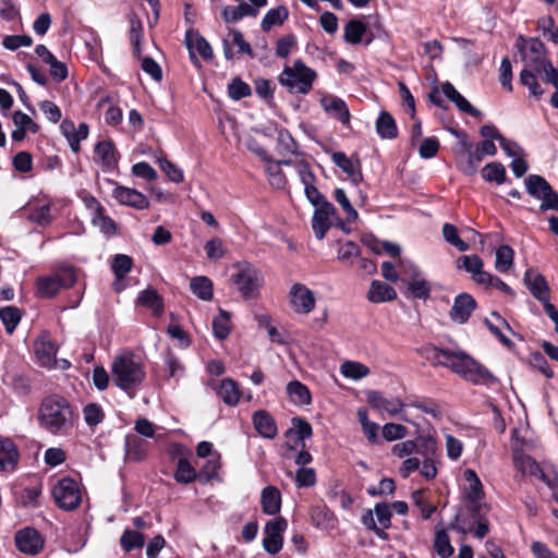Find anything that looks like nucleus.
<instances>
[{
	"label": "nucleus",
	"mask_w": 558,
	"mask_h": 558,
	"mask_svg": "<svg viewBox=\"0 0 558 558\" xmlns=\"http://www.w3.org/2000/svg\"><path fill=\"white\" fill-rule=\"evenodd\" d=\"M462 146L468 151V158L460 165V170L466 175H473L476 173L484 156L476 148L473 149L472 144L468 141H463Z\"/></svg>",
	"instance_id": "39"
},
{
	"label": "nucleus",
	"mask_w": 558,
	"mask_h": 558,
	"mask_svg": "<svg viewBox=\"0 0 558 558\" xmlns=\"http://www.w3.org/2000/svg\"><path fill=\"white\" fill-rule=\"evenodd\" d=\"M60 289V282L53 274L37 279V293L41 298H52Z\"/></svg>",
	"instance_id": "46"
},
{
	"label": "nucleus",
	"mask_w": 558,
	"mask_h": 558,
	"mask_svg": "<svg viewBox=\"0 0 558 558\" xmlns=\"http://www.w3.org/2000/svg\"><path fill=\"white\" fill-rule=\"evenodd\" d=\"M298 144L287 130L278 131V151L281 155L295 154Z\"/></svg>",
	"instance_id": "59"
},
{
	"label": "nucleus",
	"mask_w": 558,
	"mask_h": 558,
	"mask_svg": "<svg viewBox=\"0 0 558 558\" xmlns=\"http://www.w3.org/2000/svg\"><path fill=\"white\" fill-rule=\"evenodd\" d=\"M112 195L118 203L135 209L141 210L149 207L148 198L134 189L118 185L114 187Z\"/></svg>",
	"instance_id": "16"
},
{
	"label": "nucleus",
	"mask_w": 558,
	"mask_h": 558,
	"mask_svg": "<svg viewBox=\"0 0 558 558\" xmlns=\"http://www.w3.org/2000/svg\"><path fill=\"white\" fill-rule=\"evenodd\" d=\"M287 526V520L283 518H276L266 523L263 547L268 554L276 555L281 550L283 545L282 534Z\"/></svg>",
	"instance_id": "9"
},
{
	"label": "nucleus",
	"mask_w": 558,
	"mask_h": 558,
	"mask_svg": "<svg viewBox=\"0 0 558 558\" xmlns=\"http://www.w3.org/2000/svg\"><path fill=\"white\" fill-rule=\"evenodd\" d=\"M156 161L170 181L181 183L184 180L183 171L170 160L165 157H158Z\"/></svg>",
	"instance_id": "57"
},
{
	"label": "nucleus",
	"mask_w": 558,
	"mask_h": 558,
	"mask_svg": "<svg viewBox=\"0 0 558 558\" xmlns=\"http://www.w3.org/2000/svg\"><path fill=\"white\" fill-rule=\"evenodd\" d=\"M512 451H513V464L514 468L521 472L523 475H530L539 478L544 482V477H548L543 470L541 469L539 464L531 458L530 456H526L522 453V447L519 445V440L515 437L514 444L512 445Z\"/></svg>",
	"instance_id": "12"
},
{
	"label": "nucleus",
	"mask_w": 558,
	"mask_h": 558,
	"mask_svg": "<svg viewBox=\"0 0 558 558\" xmlns=\"http://www.w3.org/2000/svg\"><path fill=\"white\" fill-rule=\"evenodd\" d=\"M195 469L185 459V457H181L178 461L177 471L174 473V480L181 484H189L195 481Z\"/></svg>",
	"instance_id": "49"
},
{
	"label": "nucleus",
	"mask_w": 558,
	"mask_h": 558,
	"mask_svg": "<svg viewBox=\"0 0 558 558\" xmlns=\"http://www.w3.org/2000/svg\"><path fill=\"white\" fill-rule=\"evenodd\" d=\"M457 267L471 274L477 284H483L489 278V272L483 269V260L477 255H464L457 259Z\"/></svg>",
	"instance_id": "18"
},
{
	"label": "nucleus",
	"mask_w": 558,
	"mask_h": 558,
	"mask_svg": "<svg viewBox=\"0 0 558 558\" xmlns=\"http://www.w3.org/2000/svg\"><path fill=\"white\" fill-rule=\"evenodd\" d=\"M376 131L381 138H395L398 135V129L393 117L381 111L376 120Z\"/></svg>",
	"instance_id": "37"
},
{
	"label": "nucleus",
	"mask_w": 558,
	"mask_h": 558,
	"mask_svg": "<svg viewBox=\"0 0 558 558\" xmlns=\"http://www.w3.org/2000/svg\"><path fill=\"white\" fill-rule=\"evenodd\" d=\"M111 374L114 385L131 398L135 397L146 377L142 359L131 352H124L112 361Z\"/></svg>",
	"instance_id": "4"
},
{
	"label": "nucleus",
	"mask_w": 558,
	"mask_h": 558,
	"mask_svg": "<svg viewBox=\"0 0 558 558\" xmlns=\"http://www.w3.org/2000/svg\"><path fill=\"white\" fill-rule=\"evenodd\" d=\"M121 547L125 551H132L135 548H141L144 545V536L140 532L125 530L120 538Z\"/></svg>",
	"instance_id": "56"
},
{
	"label": "nucleus",
	"mask_w": 558,
	"mask_h": 558,
	"mask_svg": "<svg viewBox=\"0 0 558 558\" xmlns=\"http://www.w3.org/2000/svg\"><path fill=\"white\" fill-rule=\"evenodd\" d=\"M441 92L442 94L450 100L452 101L457 108L464 112V113H468L472 117H478L481 114V112L475 109L456 88L454 86L449 83V82H446V83H442L441 84Z\"/></svg>",
	"instance_id": "26"
},
{
	"label": "nucleus",
	"mask_w": 558,
	"mask_h": 558,
	"mask_svg": "<svg viewBox=\"0 0 558 558\" xmlns=\"http://www.w3.org/2000/svg\"><path fill=\"white\" fill-rule=\"evenodd\" d=\"M427 357L433 364L448 367L465 380L474 384H489L496 380L487 368L463 351L433 347L428 350Z\"/></svg>",
	"instance_id": "2"
},
{
	"label": "nucleus",
	"mask_w": 558,
	"mask_h": 558,
	"mask_svg": "<svg viewBox=\"0 0 558 558\" xmlns=\"http://www.w3.org/2000/svg\"><path fill=\"white\" fill-rule=\"evenodd\" d=\"M313 434L311 424L301 417L292 418V427L287 432V437L296 438V446L305 447V439H308Z\"/></svg>",
	"instance_id": "35"
},
{
	"label": "nucleus",
	"mask_w": 558,
	"mask_h": 558,
	"mask_svg": "<svg viewBox=\"0 0 558 558\" xmlns=\"http://www.w3.org/2000/svg\"><path fill=\"white\" fill-rule=\"evenodd\" d=\"M517 48L524 62V69L520 73V82L526 86L534 97H541L544 93L536 78H543L547 72L554 73V66L549 61L545 45L538 38H525L520 35L517 38Z\"/></svg>",
	"instance_id": "1"
},
{
	"label": "nucleus",
	"mask_w": 558,
	"mask_h": 558,
	"mask_svg": "<svg viewBox=\"0 0 558 558\" xmlns=\"http://www.w3.org/2000/svg\"><path fill=\"white\" fill-rule=\"evenodd\" d=\"M95 157L101 163V166L108 170L117 167L118 158L117 150L112 142L101 141L95 145Z\"/></svg>",
	"instance_id": "27"
},
{
	"label": "nucleus",
	"mask_w": 558,
	"mask_h": 558,
	"mask_svg": "<svg viewBox=\"0 0 558 558\" xmlns=\"http://www.w3.org/2000/svg\"><path fill=\"white\" fill-rule=\"evenodd\" d=\"M366 31L365 23L360 20H350L344 26V39L352 45H357L362 41Z\"/></svg>",
	"instance_id": "43"
},
{
	"label": "nucleus",
	"mask_w": 558,
	"mask_h": 558,
	"mask_svg": "<svg viewBox=\"0 0 558 558\" xmlns=\"http://www.w3.org/2000/svg\"><path fill=\"white\" fill-rule=\"evenodd\" d=\"M408 287V295L413 299L427 300L430 295L432 287L423 275H416V277L405 282Z\"/></svg>",
	"instance_id": "33"
},
{
	"label": "nucleus",
	"mask_w": 558,
	"mask_h": 558,
	"mask_svg": "<svg viewBox=\"0 0 558 558\" xmlns=\"http://www.w3.org/2000/svg\"><path fill=\"white\" fill-rule=\"evenodd\" d=\"M442 235L445 241L454 246L459 252H466L469 250V244L459 236L456 226L445 223L442 226Z\"/></svg>",
	"instance_id": "52"
},
{
	"label": "nucleus",
	"mask_w": 558,
	"mask_h": 558,
	"mask_svg": "<svg viewBox=\"0 0 558 558\" xmlns=\"http://www.w3.org/2000/svg\"><path fill=\"white\" fill-rule=\"evenodd\" d=\"M482 175L487 182L502 184L506 180V169L500 162H490L483 168Z\"/></svg>",
	"instance_id": "50"
},
{
	"label": "nucleus",
	"mask_w": 558,
	"mask_h": 558,
	"mask_svg": "<svg viewBox=\"0 0 558 558\" xmlns=\"http://www.w3.org/2000/svg\"><path fill=\"white\" fill-rule=\"evenodd\" d=\"M287 393L295 405L304 407L312 402L310 389L299 380H292L287 385Z\"/></svg>",
	"instance_id": "30"
},
{
	"label": "nucleus",
	"mask_w": 558,
	"mask_h": 558,
	"mask_svg": "<svg viewBox=\"0 0 558 558\" xmlns=\"http://www.w3.org/2000/svg\"><path fill=\"white\" fill-rule=\"evenodd\" d=\"M257 9L244 3L240 2L236 7H226L222 10V17L227 23H235L242 20L244 16H256Z\"/></svg>",
	"instance_id": "34"
},
{
	"label": "nucleus",
	"mask_w": 558,
	"mask_h": 558,
	"mask_svg": "<svg viewBox=\"0 0 558 558\" xmlns=\"http://www.w3.org/2000/svg\"><path fill=\"white\" fill-rule=\"evenodd\" d=\"M133 260L129 255L118 254L114 256L111 268L117 279H123L132 269Z\"/></svg>",
	"instance_id": "55"
},
{
	"label": "nucleus",
	"mask_w": 558,
	"mask_h": 558,
	"mask_svg": "<svg viewBox=\"0 0 558 558\" xmlns=\"http://www.w3.org/2000/svg\"><path fill=\"white\" fill-rule=\"evenodd\" d=\"M434 548L441 558H449L453 554L448 534L445 531H437L434 541Z\"/></svg>",
	"instance_id": "54"
},
{
	"label": "nucleus",
	"mask_w": 558,
	"mask_h": 558,
	"mask_svg": "<svg viewBox=\"0 0 558 558\" xmlns=\"http://www.w3.org/2000/svg\"><path fill=\"white\" fill-rule=\"evenodd\" d=\"M53 275L58 278L61 288H69L76 282L77 276L74 267L62 266L58 268Z\"/></svg>",
	"instance_id": "64"
},
{
	"label": "nucleus",
	"mask_w": 558,
	"mask_h": 558,
	"mask_svg": "<svg viewBox=\"0 0 558 558\" xmlns=\"http://www.w3.org/2000/svg\"><path fill=\"white\" fill-rule=\"evenodd\" d=\"M288 10L286 7L270 9L262 20V28L265 32L271 29L275 25H281L288 19Z\"/></svg>",
	"instance_id": "45"
},
{
	"label": "nucleus",
	"mask_w": 558,
	"mask_h": 558,
	"mask_svg": "<svg viewBox=\"0 0 558 558\" xmlns=\"http://www.w3.org/2000/svg\"><path fill=\"white\" fill-rule=\"evenodd\" d=\"M383 437L387 441H393L398 439H402L407 436L408 429L405 426L397 423H386L383 426Z\"/></svg>",
	"instance_id": "63"
},
{
	"label": "nucleus",
	"mask_w": 558,
	"mask_h": 558,
	"mask_svg": "<svg viewBox=\"0 0 558 558\" xmlns=\"http://www.w3.org/2000/svg\"><path fill=\"white\" fill-rule=\"evenodd\" d=\"M525 187L527 193L536 199H541L551 189L550 184L537 174H530L525 179Z\"/></svg>",
	"instance_id": "41"
},
{
	"label": "nucleus",
	"mask_w": 558,
	"mask_h": 558,
	"mask_svg": "<svg viewBox=\"0 0 558 558\" xmlns=\"http://www.w3.org/2000/svg\"><path fill=\"white\" fill-rule=\"evenodd\" d=\"M320 106L323 107L326 113L339 120L341 123H349V108L341 98L330 95L324 96L320 99Z\"/></svg>",
	"instance_id": "21"
},
{
	"label": "nucleus",
	"mask_w": 558,
	"mask_h": 558,
	"mask_svg": "<svg viewBox=\"0 0 558 558\" xmlns=\"http://www.w3.org/2000/svg\"><path fill=\"white\" fill-rule=\"evenodd\" d=\"M214 335L220 339H226L231 330L230 315L228 312L220 310L219 315L213 320Z\"/></svg>",
	"instance_id": "53"
},
{
	"label": "nucleus",
	"mask_w": 558,
	"mask_h": 558,
	"mask_svg": "<svg viewBox=\"0 0 558 558\" xmlns=\"http://www.w3.org/2000/svg\"><path fill=\"white\" fill-rule=\"evenodd\" d=\"M463 478L466 482V486L464 487L466 498L472 502L480 501L484 493L482 482L476 472L472 469H466L463 472Z\"/></svg>",
	"instance_id": "29"
},
{
	"label": "nucleus",
	"mask_w": 558,
	"mask_h": 558,
	"mask_svg": "<svg viewBox=\"0 0 558 558\" xmlns=\"http://www.w3.org/2000/svg\"><path fill=\"white\" fill-rule=\"evenodd\" d=\"M17 450L10 438L0 437V471L14 470L17 462Z\"/></svg>",
	"instance_id": "28"
},
{
	"label": "nucleus",
	"mask_w": 558,
	"mask_h": 558,
	"mask_svg": "<svg viewBox=\"0 0 558 558\" xmlns=\"http://www.w3.org/2000/svg\"><path fill=\"white\" fill-rule=\"evenodd\" d=\"M36 359L41 366L51 368L57 364V347L48 332H43L34 344Z\"/></svg>",
	"instance_id": "14"
},
{
	"label": "nucleus",
	"mask_w": 558,
	"mask_h": 558,
	"mask_svg": "<svg viewBox=\"0 0 558 558\" xmlns=\"http://www.w3.org/2000/svg\"><path fill=\"white\" fill-rule=\"evenodd\" d=\"M205 252L209 260L216 262L226 255L227 248L221 239L213 238L205 243Z\"/></svg>",
	"instance_id": "58"
},
{
	"label": "nucleus",
	"mask_w": 558,
	"mask_h": 558,
	"mask_svg": "<svg viewBox=\"0 0 558 558\" xmlns=\"http://www.w3.org/2000/svg\"><path fill=\"white\" fill-rule=\"evenodd\" d=\"M311 521L316 529L322 531H331L337 525V518L324 505L312 507Z\"/></svg>",
	"instance_id": "23"
},
{
	"label": "nucleus",
	"mask_w": 558,
	"mask_h": 558,
	"mask_svg": "<svg viewBox=\"0 0 558 558\" xmlns=\"http://www.w3.org/2000/svg\"><path fill=\"white\" fill-rule=\"evenodd\" d=\"M41 428L51 435L65 436L75 424V414L70 402L60 396H50L41 401L37 415Z\"/></svg>",
	"instance_id": "3"
},
{
	"label": "nucleus",
	"mask_w": 558,
	"mask_h": 558,
	"mask_svg": "<svg viewBox=\"0 0 558 558\" xmlns=\"http://www.w3.org/2000/svg\"><path fill=\"white\" fill-rule=\"evenodd\" d=\"M185 44L190 51L191 59L194 63H197L196 54H199L203 59L209 60L213 57V50L208 41L199 36L197 33L187 32L185 35Z\"/></svg>",
	"instance_id": "20"
},
{
	"label": "nucleus",
	"mask_w": 558,
	"mask_h": 558,
	"mask_svg": "<svg viewBox=\"0 0 558 558\" xmlns=\"http://www.w3.org/2000/svg\"><path fill=\"white\" fill-rule=\"evenodd\" d=\"M26 218L38 225L47 226L51 222L50 205L40 199L31 201L24 208Z\"/></svg>",
	"instance_id": "19"
},
{
	"label": "nucleus",
	"mask_w": 558,
	"mask_h": 558,
	"mask_svg": "<svg viewBox=\"0 0 558 558\" xmlns=\"http://www.w3.org/2000/svg\"><path fill=\"white\" fill-rule=\"evenodd\" d=\"M167 379H174L178 383L185 375V367L179 357L168 352L163 357Z\"/></svg>",
	"instance_id": "42"
},
{
	"label": "nucleus",
	"mask_w": 558,
	"mask_h": 558,
	"mask_svg": "<svg viewBox=\"0 0 558 558\" xmlns=\"http://www.w3.org/2000/svg\"><path fill=\"white\" fill-rule=\"evenodd\" d=\"M524 283L535 299L546 301L549 298L548 286L545 278L534 269H527L524 274Z\"/></svg>",
	"instance_id": "22"
},
{
	"label": "nucleus",
	"mask_w": 558,
	"mask_h": 558,
	"mask_svg": "<svg viewBox=\"0 0 558 558\" xmlns=\"http://www.w3.org/2000/svg\"><path fill=\"white\" fill-rule=\"evenodd\" d=\"M192 293L203 301H210L214 296L211 280L206 276L194 277L190 282Z\"/></svg>",
	"instance_id": "36"
},
{
	"label": "nucleus",
	"mask_w": 558,
	"mask_h": 558,
	"mask_svg": "<svg viewBox=\"0 0 558 558\" xmlns=\"http://www.w3.org/2000/svg\"><path fill=\"white\" fill-rule=\"evenodd\" d=\"M253 424L262 437L274 439L277 436V425L268 412L264 410L256 411L253 415Z\"/></svg>",
	"instance_id": "25"
},
{
	"label": "nucleus",
	"mask_w": 558,
	"mask_h": 558,
	"mask_svg": "<svg viewBox=\"0 0 558 558\" xmlns=\"http://www.w3.org/2000/svg\"><path fill=\"white\" fill-rule=\"evenodd\" d=\"M83 415L88 426H96L102 422L105 414L100 405L96 403H89L84 407Z\"/></svg>",
	"instance_id": "62"
},
{
	"label": "nucleus",
	"mask_w": 558,
	"mask_h": 558,
	"mask_svg": "<svg viewBox=\"0 0 558 558\" xmlns=\"http://www.w3.org/2000/svg\"><path fill=\"white\" fill-rule=\"evenodd\" d=\"M129 22H130L129 36H130V41L133 46V52L135 56L140 57L142 53L141 40L143 37V24H142L141 20L135 15H131L129 17Z\"/></svg>",
	"instance_id": "47"
},
{
	"label": "nucleus",
	"mask_w": 558,
	"mask_h": 558,
	"mask_svg": "<svg viewBox=\"0 0 558 558\" xmlns=\"http://www.w3.org/2000/svg\"><path fill=\"white\" fill-rule=\"evenodd\" d=\"M476 307L474 298L469 293H460L454 300L449 316L452 322L465 324Z\"/></svg>",
	"instance_id": "15"
},
{
	"label": "nucleus",
	"mask_w": 558,
	"mask_h": 558,
	"mask_svg": "<svg viewBox=\"0 0 558 558\" xmlns=\"http://www.w3.org/2000/svg\"><path fill=\"white\" fill-rule=\"evenodd\" d=\"M218 397L228 405H235L240 400V390L236 383L230 378L221 380L217 388Z\"/></svg>",
	"instance_id": "38"
},
{
	"label": "nucleus",
	"mask_w": 558,
	"mask_h": 558,
	"mask_svg": "<svg viewBox=\"0 0 558 558\" xmlns=\"http://www.w3.org/2000/svg\"><path fill=\"white\" fill-rule=\"evenodd\" d=\"M336 215L335 206L324 202L315 208L312 219L313 232L317 240H323L331 227V218Z\"/></svg>",
	"instance_id": "13"
},
{
	"label": "nucleus",
	"mask_w": 558,
	"mask_h": 558,
	"mask_svg": "<svg viewBox=\"0 0 558 558\" xmlns=\"http://www.w3.org/2000/svg\"><path fill=\"white\" fill-rule=\"evenodd\" d=\"M289 304L296 314H310L316 305L314 292L303 283H293L289 291Z\"/></svg>",
	"instance_id": "8"
},
{
	"label": "nucleus",
	"mask_w": 558,
	"mask_h": 558,
	"mask_svg": "<svg viewBox=\"0 0 558 558\" xmlns=\"http://www.w3.org/2000/svg\"><path fill=\"white\" fill-rule=\"evenodd\" d=\"M367 401L374 409L380 412H386L390 416H399L402 421L405 422L409 421L407 416L402 414L404 403L399 398H386L378 391H369L367 393Z\"/></svg>",
	"instance_id": "11"
},
{
	"label": "nucleus",
	"mask_w": 558,
	"mask_h": 558,
	"mask_svg": "<svg viewBox=\"0 0 558 558\" xmlns=\"http://www.w3.org/2000/svg\"><path fill=\"white\" fill-rule=\"evenodd\" d=\"M52 496L57 506L65 511L76 509L82 501L78 483L71 477H62L52 488Z\"/></svg>",
	"instance_id": "6"
},
{
	"label": "nucleus",
	"mask_w": 558,
	"mask_h": 558,
	"mask_svg": "<svg viewBox=\"0 0 558 558\" xmlns=\"http://www.w3.org/2000/svg\"><path fill=\"white\" fill-rule=\"evenodd\" d=\"M366 298L371 303L376 304L391 302L397 299V292L391 286L379 280H373Z\"/></svg>",
	"instance_id": "24"
},
{
	"label": "nucleus",
	"mask_w": 558,
	"mask_h": 558,
	"mask_svg": "<svg viewBox=\"0 0 558 558\" xmlns=\"http://www.w3.org/2000/svg\"><path fill=\"white\" fill-rule=\"evenodd\" d=\"M333 195H335L336 202L341 206V208L345 213L348 222L355 221L359 216L357 211L351 205L344 190L336 189Z\"/></svg>",
	"instance_id": "61"
},
{
	"label": "nucleus",
	"mask_w": 558,
	"mask_h": 558,
	"mask_svg": "<svg viewBox=\"0 0 558 558\" xmlns=\"http://www.w3.org/2000/svg\"><path fill=\"white\" fill-rule=\"evenodd\" d=\"M260 282L259 272L253 265L244 263L238 266L233 283L244 298H253L258 291Z\"/></svg>",
	"instance_id": "7"
},
{
	"label": "nucleus",
	"mask_w": 558,
	"mask_h": 558,
	"mask_svg": "<svg viewBox=\"0 0 558 558\" xmlns=\"http://www.w3.org/2000/svg\"><path fill=\"white\" fill-rule=\"evenodd\" d=\"M331 160L348 175L353 184L357 185L362 181L361 163L357 158H350L343 151H333Z\"/></svg>",
	"instance_id": "17"
},
{
	"label": "nucleus",
	"mask_w": 558,
	"mask_h": 558,
	"mask_svg": "<svg viewBox=\"0 0 558 558\" xmlns=\"http://www.w3.org/2000/svg\"><path fill=\"white\" fill-rule=\"evenodd\" d=\"M316 76L313 69L298 59L293 61L292 65L283 68L278 80L290 93L306 95L312 90Z\"/></svg>",
	"instance_id": "5"
},
{
	"label": "nucleus",
	"mask_w": 558,
	"mask_h": 558,
	"mask_svg": "<svg viewBox=\"0 0 558 558\" xmlns=\"http://www.w3.org/2000/svg\"><path fill=\"white\" fill-rule=\"evenodd\" d=\"M266 171L269 177V182L274 187L280 190L286 186L287 180L281 168L279 167V163H275V161L271 159L267 162Z\"/></svg>",
	"instance_id": "60"
},
{
	"label": "nucleus",
	"mask_w": 558,
	"mask_h": 558,
	"mask_svg": "<svg viewBox=\"0 0 558 558\" xmlns=\"http://www.w3.org/2000/svg\"><path fill=\"white\" fill-rule=\"evenodd\" d=\"M137 303L151 310L156 316L161 315L163 311L162 299L154 289H146L140 292Z\"/></svg>",
	"instance_id": "40"
},
{
	"label": "nucleus",
	"mask_w": 558,
	"mask_h": 558,
	"mask_svg": "<svg viewBox=\"0 0 558 558\" xmlns=\"http://www.w3.org/2000/svg\"><path fill=\"white\" fill-rule=\"evenodd\" d=\"M124 451L129 460L141 461L146 457V442L133 435H128L124 440Z\"/></svg>",
	"instance_id": "32"
},
{
	"label": "nucleus",
	"mask_w": 558,
	"mask_h": 558,
	"mask_svg": "<svg viewBox=\"0 0 558 558\" xmlns=\"http://www.w3.org/2000/svg\"><path fill=\"white\" fill-rule=\"evenodd\" d=\"M0 319L4 325L5 331L12 333L21 320V313L16 307L5 306L0 308Z\"/></svg>",
	"instance_id": "51"
},
{
	"label": "nucleus",
	"mask_w": 558,
	"mask_h": 558,
	"mask_svg": "<svg viewBox=\"0 0 558 558\" xmlns=\"http://www.w3.org/2000/svg\"><path fill=\"white\" fill-rule=\"evenodd\" d=\"M14 542L16 548L29 556L38 555L45 545V538L43 535L34 527L27 526L22 530H19L15 533Z\"/></svg>",
	"instance_id": "10"
},
{
	"label": "nucleus",
	"mask_w": 558,
	"mask_h": 558,
	"mask_svg": "<svg viewBox=\"0 0 558 558\" xmlns=\"http://www.w3.org/2000/svg\"><path fill=\"white\" fill-rule=\"evenodd\" d=\"M514 252L509 245H501L496 251L495 268L499 272H507L513 264Z\"/></svg>",
	"instance_id": "48"
},
{
	"label": "nucleus",
	"mask_w": 558,
	"mask_h": 558,
	"mask_svg": "<svg viewBox=\"0 0 558 558\" xmlns=\"http://www.w3.org/2000/svg\"><path fill=\"white\" fill-rule=\"evenodd\" d=\"M262 508L265 513L274 515L280 511L281 494L278 488L267 486L262 492Z\"/></svg>",
	"instance_id": "31"
},
{
	"label": "nucleus",
	"mask_w": 558,
	"mask_h": 558,
	"mask_svg": "<svg viewBox=\"0 0 558 558\" xmlns=\"http://www.w3.org/2000/svg\"><path fill=\"white\" fill-rule=\"evenodd\" d=\"M340 373L343 377L360 380L369 374V368L355 361H345L340 366Z\"/></svg>",
	"instance_id": "44"
}]
</instances>
